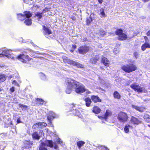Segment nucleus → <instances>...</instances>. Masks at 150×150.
Wrapping results in <instances>:
<instances>
[{
    "label": "nucleus",
    "instance_id": "f257e3e1",
    "mask_svg": "<svg viewBox=\"0 0 150 150\" xmlns=\"http://www.w3.org/2000/svg\"><path fill=\"white\" fill-rule=\"evenodd\" d=\"M59 144L62 146L64 145L62 142L60 140L59 138L55 139L53 143L51 141L47 140L45 142V143H42L41 144L39 150H47V146L50 147H54L55 149H57L58 146L57 144Z\"/></svg>",
    "mask_w": 150,
    "mask_h": 150
},
{
    "label": "nucleus",
    "instance_id": "f03ea898",
    "mask_svg": "<svg viewBox=\"0 0 150 150\" xmlns=\"http://www.w3.org/2000/svg\"><path fill=\"white\" fill-rule=\"evenodd\" d=\"M70 83L74 85V88H75V91L77 93H81L84 92L85 88L83 85L76 81L73 80L71 81Z\"/></svg>",
    "mask_w": 150,
    "mask_h": 150
},
{
    "label": "nucleus",
    "instance_id": "7ed1b4c3",
    "mask_svg": "<svg viewBox=\"0 0 150 150\" xmlns=\"http://www.w3.org/2000/svg\"><path fill=\"white\" fill-rule=\"evenodd\" d=\"M121 69L127 73H130L137 69V67L133 63L124 65L121 67Z\"/></svg>",
    "mask_w": 150,
    "mask_h": 150
},
{
    "label": "nucleus",
    "instance_id": "20e7f679",
    "mask_svg": "<svg viewBox=\"0 0 150 150\" xmlns=\"http://www.w3.org/2000/svg\"><path fill=\"white\" fill-rule=\"evenodd\" d=\"M5 56L9 59H13L14 57L12 54V52L11 50L4 49L2 50V53L0 54V57Z\"/></svg>",
    "mask_w": 150,
    "mask_h": 150
},
{
    "label": "nucleus",
    "instance_id": "39448f33",
    "mask_svg": "<svg viewBox=\"0 0 150 150\" xmlns=\"http://www.w3.org/2000/svg\"><path fill=\"white\" fill-rule=\"evenodd\" d=\"M63 59L64 62L67 63L69 64L72 65L74 66H76L77 67L79 68H83V67L82 64L78 62L71 60L68 59L67 57H64L63 58Z\"/></svg>",
    "mask_w": 150,
    "mask_h": 150
},
{
    "label": "nucleus",
    "instance_id": "423d86ee",
    "mask_svg": "<svg viewBox=\"0 0 150 150\" xmlns=\"http://www.w3.org/2000/svg\"><path fill=\"white\" fill-rule=\"evenodd\" d=\"M128 118L127 114L122 112L119 113L117 116V118L120 122H126Z\"/></svg>",
    "mask_w": 150,
    "mask_h": 150
},
{
    "label": "nucleus",
    "instance_id": "0eeeda50",
    "mask_svg": "<svg viewBox=\"0 0 150 150\" xmlns=\"http://www.w3.org/2000/svg\"><path fill=\"white\" fill-rule=\"evenodd\" d=\"M18 19L21 21L24 20L26 17L29 18L32 16V13L29 11H26L23 13V14L19 13L17 14Z\"/></svg>",
    "mask_w": 150,
    "mask_h": 150
},
{
    "label": "nucleus",
    "instance_id": "6e6552de",
    "mask_svg": "<svg viewBox=\"0 0 150 150\" xmlns=\"http://www.w3.org/2000/svg\"><path fill=\"white\" fill-rule=\"evenodd\" d=\"M123 30L121 29H119L116 32V34L118 35V38L120 40H124L126 39L127 38V35L124 33Z\"/></svg>",
    "mask_w": 150,
    "mask_h": 150
},
{
    "label": "nucleus",
    "instance_id": "1a4fd4ad",
    "mask_svg": "<svg viewBox=\"0 0 150 150\" xmlns=\"http://www.w3.org/2000/svg\"><path fill=\"white\" fill-rule=\"evenodd\" d=\"M71 81H73V80L69 79L67 81V87L66 90L65 92L66 93L68 94H70L71 92L72 89L74 88V85L70 83Z\"/></svg>",
    "mask_w": 150,
    "mask_h": 150
},
{
    "label": "nucleus",
    "instance_id": "9d476101",
    "mask_svg": "<svg viewBox=\"0 0 150 150\" xmlns=\"http://www.w3.org/2000/svg\"><path fill=\"white\" fill-rule=\"evenodd\" d=\"M130 87L134 89L135 91L139 93H141L144 90L143 87H141L139 86L137 83H134L130 86Z\"/></svg>",
    "mask_w": 150,
    "mask_h": 150
},
{
    "label": "nucleus",
    "instance_id": "9b49d317",
    "mask_svg": "<svg viewBox=\"0 0 150 150\" xmlns=\"http://www.w3.org/2000/svg\"><path fill=\"white\" fill-rule=\"evenodd\" d=\"M23 63H26L30 60L28 57L23 54H20L17 58Z\"/></svg>",
    "mask_w": 150,
    "mask_h": 150
},
{
    "label": "nucleus",
    "instance_id": "f8f14e48",
    "mask_svg": "<svg viewBox=\"0 0 150 150\" xmlns=\"http://www.w3.org/2000/svg\"><path fill=\"white\" fill-rule=\"evenodd\" d=\"M89 50V47L86 46H81L78 49L79 52L82 54H84L87 52Z\"/></svg>",
    "mask_w": 150,
    "mask_h": 150
},
{
    "label": "nucleus",
    "instance_id": "ddd939ff",
    "mask_svg": "<svg viewBox=\"0 0 150 150\" xmlns=\"http://www.w3.org/2000/svg\"><path fill=\"white\" fill-rule=\"evenodd\" d=\"M43 134V132L42 130H40L39 133L37 132H35L32 134V137L34 139H38Z\"/></svg>",
    "mask_w": 150,
    "mask_h": 150
},
{
    "label": "nucleus",
    "instance_id": "4468645a",
    "mask_svg": "<svg viewBox=\"0 0 150 150\" xmlns=\"http://www.w3.org/2000/svg\"><path fill=\"white\" fill-rule=\"evenodd\" d=\"M55 116L56 115L54 112L51 111L49 112L47 116V118L49 121L48 124L51 123V120L55 117Z\"/></svg>",
    "mask_w": 150,
    "mask_h": 150
},
{
    "label": "nucleus",
    "instance_id": "2eb2a0df",
    "mask_svg": "<svg viewBox=\"0 0 150 150\" xmlns=\"http://www.w3.org/2000/svg\"><path fill=\"white\" fill-rule=\"evenodd\" d=\"M47 125V124L45 122H38L34 124L33 127L35 128H41L45 127Z\"/></svg>",
    "mask_w": 150,
    "mask_h": 150
},
{
    "label": "nucleus",
    "instance_id": "dca6fc26",
    "mask_svg": "<svg viewBox=\"0 0 150 150\" xmlns=\"http://www.w3.org/2000/svg\"><path fill=\"white\" fill-rule=\"evenodd\" d=\"M131 122L134 124L138 125L141 123V121L133 116H132L130 120Z\"/></svg>",
    "mask_w": 150,
    "mask_h": 150
},
{
    "label": "nucleus",
    "instance_id": "f3484780",
    "mask_svg": "<svg viewBox=\"0 0 150 150\" xmlns=\"http://www.w3.org/2000/svg\"><path fill=\"white\" fill-rule=\"evenodd\" d=\"M91 99L94 103L101 102V100L98 96L94 95L92 96H91Z\"/></svg>",
    "mask_w": 150,
    "mask_h": 150
},
{
    "label": "nucleus",
    "instance_id": "a211bd4d",
    "mask_svg": "<svg viewBox=\"0 0 150 150\" xmlns=\"http://www.w3.org/2000/svg\"><path fill=\"white\" fill-rule=\"evenodd\" d=\"M111 111L109 110H107L106 111V113L105 116L103 117L98 116V117L100 119H105V120L107 118V117L108 116H111Z\"/></svg>",
    "mask_w": 150,
    "mask_h": 150
},
{
    "label": "nucleus",
    "instance_id": "6ab92c4d",
    "mask_svg": "<svg viewBox=\"0 0 150 150\" xmlns=\"http://www.w3.org/2000/svg\"><path fill=\"white\" fill-rule=\"evenodd\" d=\"M43 33L45 35H50L52 33L51 31L47 27L43 26Z\"/></svg>",
    "mask_w": 150,
    "mask_h": 150
},
{
    "label": "nucleus",
    "instance_id": "aec40b11",
    "mask_svg": "<svg viewBox=\"0 0 150 150\" xmlns=\"http://www.w3.org/2000/svg\"><path fill=\"white\" fill-rule=\"evenodd\" d=\"M102 62L104 65L108 66L110 63L109 60L106 58L103 57L102 58Z\"/></svg>",
    "mask_w": 150,
    "mask_h": 150
},
{
    "label": "nucleus",
    "instance_id": "412c9836",
    "mask_svg": "<svg viewBox=\"0 0 150 150\" xmlns=\"http://www.w3.org/2000/svg\"><path fill=\"white\" fill-rule=\"evenodd\" d=\"M147 48H150V45L149 43L146 42L142 46L141 48L142 50L144 51Z\"/></svg>",
    "mask_w": 150,
    "mask_h": 150
},
{
    "label": "nucleus",
    "instance_id": "4be33fe9",
    "mask_svg": "<svg viewBox=\"0 0 150 150\" xmlns=\"http://www.w3.org/2000/svg\"><path fill=\"white\" fill-rule=\"evenodd\" d=\"M86 102V105L87 107H89L91 103V99L89 98H86L84 100Z\"/></svg>",
    "mask_w": 150,
    "mask_h": 150
},
{
    "label": "nucleus",
    "instance_id": "5701e85b",
    "mask_svg": "<svg viewBox=\"0 0 150 150\" xmlns=\"http://www.w3.org/2000/svg\"><path fill=\"white\" fill-rule=\"evenodd\" d=\"M113 95L115 98L118 99H120L121 97L120 95L117 91H115L114 92Z\"/></svg>",
    "mask_w": 150,
    "mask_h": 150
},
{
    "label": "nucleus",
    "instance_id": "b1692460",
    "mask_svg": "<svg viewBox=\"0 0 150 150\" xmlns=\"http://www.w3.org/2000/svg\"><path fill=\"white\" fill-rule=\"evenodd\" d=\"M132 127L129 125H126L125 128H124V131H125V133H127L128 132H129V129H132Z\"/></svg>",
    "mask_w": 150,
    "mask_h": 150
},
{
    "label": "nucleus",
    "instance_id": "393cba45",
    "mask_svg": "<svg viewBox=\"0 0 150 150\" xmlns=\"http://www.w3.org/2000/svg\"><path fill=\"white\" fill-rule=\"evenodd\" d=\"M100 109L97 106L95 107L93 110V112L96 114H98L99 113L100 111Z\"/></svg>",
    "mask_w": 150,
    "mask_h": 150
},
{
    "label": "nucleus",
    "instance_id": "a878e982",
    "mask_svg": "<svg viewBox=\"0 0 150 150\" xmlns=\"http://www.w3.org/2000/svg\"><path fill=\"white\" fill-rule=\"evenodd\" d=\"M98 13L101 17H105L106 16V15L103 10H99L98 11Z\"/></svg>",
    "mask_w": 150,
    "mask_h": 150
},
{
    "label": "nucleus",
    "instance_id": "bb28decb",
    "mask_svg": "<svg viewBox=\"0 0 150 150\" xmlns=\"http://www.w3.org/2000/svg\"><path fill=\"white\" fill-rule=\"evenodd\" d=\"M97 33L98 34L100 35H101L103 36H104L106 35V33L105 31L103 30H98V31Z\"/></svg>",
    "mask_w": 150,
    "mask_h": 150
},
{
    "label": "nucleus",
    "instance_id": "cd10ccee",
    "mask_svg": "<svg viewBox=\"0 0 150 150\" xmlns=\"http://www.w3.org/2000/svg\"><path fill=\"white\" fill-rule=\"evenodd\" d=\"M99 57H98L95 58H92L90 60V62L92 64H95L98 60Z\"/></svg>",
    "mask_w": 150,
    "mask_h": 150
},
{
    "label": "nucleus",
    "instance_id": "c85d7f7f",
    "mask_svg": "<svg viewBox=\"0 0 150 150\" xmlns=\"http://www.w3.org/2000/svg\"><path fill=\"white\" fill-rule=\"evenodd\" d=\"M24 23L27 25H31L32 23L31 20L29 18H28L25 21Z\"/></svg>",
    "mask_w": 150,
    "mask_h": 150
},
{
    "label": "nucleus",
    "instance_id": "c756f323",
    "mask_svg": "<svg viewBox=\"0 0 150 150\" xmlns=\"http://www.w3.org/2000/svg\"><path fill=\"white\" fill-rule=\"evenodd\" d=\"M25 147L26 148L29 149L31 147L32 145V144L28 141H26L25 143Z\"/></svg>",
    "mask_w": 150,
    "mask_h": 150
},
{
    "label": "nucleus",
    "instance_id": "7c9ffc66",
    "mask_svg": "<svg viewBox=\"0 0 150 150\" xmlns=\"http://www.w3.org/2000/svg\"><path fill=\"white\" fill-rule=\"evenodd\" d=\"M6 78L7 76H6L4 74H1L0 75V80L2 82L5 81Z\"/></svg>",
    "mask_w": 150,
    "mask_h": 150
},
{
    "label": "nucleus",
    "instance_id": "2f4dec72",
    "mask_svg": "<svg viewBox=\"0 0 150 150\" xmlns=\"http://www.w3.org/2000/svg\"><path fill=\"white\" fill-rule=\"evenodd\" d=\"M132 107L133 108H135L136 110L138 111H139L140 112H142L143 111L142 109L140 107H139L137 106L134 105H132Z\"/></svg>",
    "mask_w": 150,
    "mask_h": 150
},
{
    "label": "nucleus",
    "instance_id": "473e14b6",
    "mask_svg": "<svg viewBox=\"0 0 150 150\" xmlns=\"http://www.w3.org/2000/svg\"><path fill=\"white\" fill-rule=\"evenodd\" d=\"M144 118L148 122H150V116L146 114L144 116Z\"/></svg>",
    "mask_w": 150,
    "mask_h": 150
},
{
    "label": "nucleus",
    "instance_id": "72a5a7b5",
    "mask_svg": "<svg viewBox=\"0 0 150 150\" xmlns=\"http://www.w3.org/2000/svg\"><path fill=\"white\" fill-rule=\"evenodd\" d=\"M84 142L82 141H80L77 142V145L78 146L79 148H80L81 146H83L84 144Z\"/></svg>",
    "mask_w": 150,
    "mask_h": 150
},
{
    "label": "nucleus",
    "instance_id": "f704fd0d",
    "mask_svg": "<svg viewBox=\"0 0 150 150\" xmlns=\"http://www.w3.org/2000/svg\"><path fill=\"white\" fill-rule=\"evenodd\" d=\"M92 21V19L91 17H88L86 20V24L87 25L89 24Z\"/></svg>",
    "mask_w": 150,
    "mask_h": 150
},
{
    "label": "nucleus",
    "instance_id": "c9c22d12",
    "mask_svg": "<svg viewBox=\"0 0 150 150\" xmlns=\"http://www.w3.org/2000/svg\"><path fill=\"white\" fill-rule=\"evenodd\" d=\"M37 100L38 101V103L39 104H43V100L41 99H39L37 98Z\"/></svg>",
    "mask_w": 150,
    "mask_h": 150
},
{
    "label": "nucleus",
    "instance_id": "e433bc0d",
    "mask_svg": "<svg viewBox=\"0 0 150 150\" xmlns=\"http://www.w3.org/2000/svg\"><path fill=\"white\" fill-rule=\"evenodd\" d=\"M42 13H35V15L36 16L38 17L39 18H40L42 16Z\"/></svg>",
    "mask_w": 150,
    "mask_h": 150
},
{
    "label": "nucleus",
    "instance_id": "4c0bfd02",
    "mask_svg": "<svg viewBox=\"0 0 150 150\" xmlns=\"http://www.w3.org/2000/svg\"><path fill=\"white\" fill-rule=\"evenodd\" d=\"M20 107L23 108L24 109L27 108L28 107L27 106L23 104H20Z\"/></svg>",
    "mask_w": 150,
    "mask_h": 150
},
{
    "label": "nucleus",
    "instance_id": "58836bf2",
    "mask_svg": "<svg viewBox=\"0 0 150 150\" xmlns=\"http://www.w3.org/2000/svg\"><path fill=\"white\" fill-rule=\"evenodd\" d=\"M101 149L103 150H109V149L107 147L104 146H102L100 147Z\"/></svg>",
    "mask_w": 150,
    "mask_h": 150
},
{
    "label": "nucleus",
    "instance_id": "ea45409f",
    "mask_svg": "<svg viewBox=\"0 0 150 150\" xmlns=\"http://www.w3.org/2000/svg\"><path fill=\"white\" fill-rule=\"evenodd\" d=\"M12 84H13L15 85L16 86H19V85L18 83L15 80L13 81L12 82Z\"/></svg>",
    "mask_w": 150,
    "mask_h": 150
},
{
    "label": "nucleus",
    "instance_id": "a19ab883",
    "mask_svg": "<svg viewBox=\"0 0 150 150\" xmlns=\"http://www.w3.org/2000/svg\"><path fill=\"white\" fill-rule=\"evenodd\" d=\"M84 92H86V95H87L88 94H90L91 93V92L88 91V90H86L85 89V91Z\"/></svg>",
    "mask_w": 150,
    "mask_h": 150
},
{
    "label": "nucleus",
    "instance_id": "79ce46f5",
    "mask_svg": "<svg viewBox=\"0 0 150 150\" xmlns=\"http://www.w3.org/2000/svg\"><path fill=\"white\" fill-rule=\"evenodd\" d=\"M15 90L14 88L13 87H12L10 89V91L12 92H13Z\"/></svg>",
    "mask_w": 150,
    "mask_h": 150
},
{
    "label": "nucleus",
    "instance_id": "37998d69",
    "mask_svg": "<svg viewBox=\"0 0 150 150\" xmlns=\"http://www.w3.org/2000/svg\"><path fill=\"white\" fill-rule=\"evenodd\" d=\"M17 123H19L21 122L20 120V118H18L17 120Z\"/></svg>",
    "mask_w": 150,
    "mask_h": 150
},
{
    "label": "nucleus",
    "instance_id": "c03bdc74",
    "mask_svg": "<svg viewBox=\"0 0 150 150\" xmlns=\"http://www.w3.org/2000/svg\"><path fill=\"white\" fill-rule=\"evenodd\" d=\"M146 34L147 36H150V30L147 32Z\"/></svg>",
    "mask_w": 150,
    "mask_h": 150
},
{
    "label": "nucleus",
    "instance_id": "a18cd8bd",
    "mask_svg": "<svg viewBox=\"0 0 150 150\" xmlns=\"http://www.w3.org/2000/svg\"><path fill=\"white\" fill-rule=\"evenodd\" d=\"M103 0H98V1L100 4H101L103 2Z\"/></svg>",
    "mask_w": 150,
    "mask_h": 150
},
{
    "label": "nucleus",
    "instance_id": "49530a36",
    "mask_svg": "<svg viewBox=\"0 0 150 150\" xmlns=\"http://www.w3.org/2000/svg\"><path fill=\"white\" fill-rule=\"evenodd\" d=\"M149 0H142V1H144V2H147V1H149Z\"/></svg>",
    "mask_w": 150,
    "mask_h": 150
},
{
    "label": "nucleus",
    "instance_id": "de8ad7c7",
    "mask_svg": "<svg viewBox=\"0 0 150 150\" xmlns=\"http://www.w3.org/2000/svg\"><path fill=\"white\" fill-rule=\"evenodd\" d=\"M144 39H145V40L146 41V40L148 39V38L146 36H145L144 37Z\"/></svg>",
    "mask_w": 150,
    "mask_h": 150
},
{
    "label": "nucleus",
    "instance_id": "09e8293b",
    "mask_svg": "<svg viewBox=\"0 0 150 150\" xmlns=\"http://www.w3.org/2000/svg\"><path fill=\"white\" fill-rule=\"evenodd\" d=\"M75 114L76 115H79V114L78 113L76 112V113Z\"/></svg>",
    "mask_w": 150,
    "mask_h": 150
},
{
    "label": "nucleus",
    "instance_id": "8fccbe9b",
    "mask_svg": "<svg viewBox=\"0 0 150 150\" xmlns=\"http://www.w3.org/2000/svg\"><path fill=\"white\" fill-rule=\"evenodd\" d=\"M72 19L73 20H75V17H73V18H72Z\"/></svg>",
    "mask_w": 150,
    "mask_h": 150
},
{
    "label": "nucleus",
    "instance_id": "3c124183",
    "mask_svg": "<svg viewBox=\"0 0 150 150\" xmlns=\"http://www.w3.org/2000/svg\"><path fill=\"white\" fill-rule=\"evenodd\" d=\"M134 54V55H135V56L136 57V56H137V54H136V53H135Z\"/></svg>",
    "mask_w": 150,
    "mask_h": 150
},
{
    "label": "nucleus",
    "instance_id": "603ef678",
    "mask_svg": "<svg viewBox=\"0 0 150 150\" xmlns=\"http://www.w3.org/2000/svg\"><path fill=\"white\" fill-rule=\"evenodd\" d=\"M76 113H77L78 112V111H77V110H76Z\"/></svg>",
    "mask_w": 150,
    "mask_h": 150
},
{
    "label": "nucleus",
    "instance_id": "864d4df0",
    "mask_svg": "<svg viewBox=\"0 0 150 150\" xmlns=\"http://www.w3.org/2000/svg\"><path fill=\"white\" fill-rule=\"evenodd\" d=\"M76 113H77L78 112V111H77V110H76Z\"/></svg>",
    "mask_w": 150,
    "mask_h": 150
},
{
    "label": "nucleus",
    "instance_id": "5fc2aeb1",
    "mask_svg": "<svg viewBox=\"0 0 150 150\" xmlns=\"http://www.w3.org/2000/svg\"><path fill=\"white\" fill-rule=\"evenodd\" d=\"M114 52L115 53L116 52H115V50H114Z\"/></svg>",
    "mask_w": 150,
    "mask_h": 150
},
{
    "label": "nucleus",
    "instance_id": "6e6d98bb",
    "mask_svg": "<svg viewBox=\"0 0 150 150\" xmlns=\"http://www.w3.org/2000/svg\"><path fill=\"white\" fill-rule=\"evenodd\" d=\"M148 126L149 127H150V125H148Z\"/></svg>",
    "mask_w": 150,
    "mask_h": 150
},
{
    "label": "nucleus",
    "instance_id": "4d7b16f0",
    "mask_svg": "<svg viewBox=\"0 0 150 150\" xmlns=\"http://www.w3.org/2000/svg\"><path fill=\"white\" fill-rule=\"evenodd\" d=\"M44 12H46V11L45 10H44Z\"/></svg>",
    "mask_w": 150,
    "mask_h": 150
},
{
    "label": "nucleus",
    "instance_id": "13d9d810",
    "mask_svg": "<svg viewBox=\"0 0 150 150\" xmlns=\"http://www.w3.org/2000/svg\"><path fill=\"white\" fill-rule=\"evenodd\" d=\"M50 10H47V12H48V11H49Z\"/></svg>",
    "mask_w": 150,
    "mask_h": 150
},
{
    "label": "nucleus",
    "instance_id": "bf43d9fd",
    "mask_svg": "<svg viewBox=\"0 0 150 150\" xmlns=\"http://www.w3.org/2000/svg\"><path fill=\"white\" fill-rule=\"evenodd\" d=\"M52 15L51 14H49V15Z\"/></svg>",
    "mask_w": 150,
    "mask_h": 150
},
{
    "label": "nucleus",
    "instance_id": "052dcab7",
    "mask_svg": "<svg viewBox=\"0 0 150 150\" xmlns=\"http://www.w3.org/2000/svg\"><path fill=\"white\" fill-rule=\"evenodd\" d=\"M74 48H76V46H74Z\"/></svg>",
    "mask_w": 150,
    "mask_h": 150
},
{
    "label": "nucleus",
    "instance_id": "680f3d73",
    "mask_svg": "<svg viewBox=\"0 0 150 150\" xmlns=\"http://www.w3.org/2000/svg\"><path fill=\"white\" fill-rule=\"evenodd\" d=\"M80 12H81V10H80Z\"/></svg>",
    "mask_w": 150,
    "mask_h": 150
},
{
    "label": "nucleus",
    "instance_id": "e2e57ef3",
    "mask_svg": "<svg viewBox=\"0 0 150 150\" xmlns=\"http://www.w3.org/2000/svg\"><path fill=\"white\" fill-rule=\"evenodd\" d=\"M1 67V65H0V67Z\"/></svg>",
    "mask_w": 150,
    "mask_h": 150
},
{
    "label": "nucleus",
    "instance_id": "0e129e2a",
    "mask_svg": "<svg viewBox=\"0 0 150 150\" xmlns=\"http://www.w3.org/2000/svg\"><path fill=\"white\" fill-rule=\"evenodd\" d=\"M42 75H43V76H44V74H42Z\"/></svg>",
    "mask_w": 150,
    "mask_h": 150
}]
</instances>
